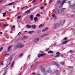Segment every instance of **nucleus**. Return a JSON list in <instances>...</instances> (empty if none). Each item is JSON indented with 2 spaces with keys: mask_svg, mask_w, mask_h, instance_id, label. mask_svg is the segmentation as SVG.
Instances as JSON below:
<instances>
[{
  "mask_svg": "<svg viewBox=\"0 0 75 75\" xmlns=\"http://www.w3.org/2000/svg\"><path fill=\"white\" fill-rule=\"evenodd\" d=\"M45 54H46L45 53L39 54L38 55V57H43V56L45 55Z\"/></svg>",
  "mask_w": 75,
  "mask_h": 75,
  "instance_id": "obj_7",
  "label": "nucleus"
},
{
  "mask_svg": "<svg viewBox=\"0 0 75 75\" xmlns=\"http://www.w3.org/2000/svg\"><path fill=\"white\" fill-rule=\"evenodd\" d=\"M50 2H49V3H51V2L52 1V0H50Z\"/></svg>",
  "mask_w": 75,
  "mask_h": 75,
  "instance_id": "obj_50",
  "label": "nucleus"
},
{
  "mask_svg": "<svg viewBox=\"0 0 75 75\" xmlns=\"http://www.w3.org/2000/svg\"><path fill=\"white\" fill-rule=\"evenodd\" d=\"M35 2V0H33V3H34Z\"/></svg>",
  "mask_w": 75,
  "mask_h": 75,
  "instance_id": "obj_49",
  "label": "nucleus"
},
{
  "mask_svg": "<svg viewBox=\"0 0 75 75\" xmlns=\"http://www.w3.org/2000/svg\"><path fill=\"white\" fill-rule=\"evenodd\" d=\"M11 59H12V58L11 57H10L8 59L7 63H6L7 66L5 68H7V67L8 66L9 64H10V62H11Z\"/></svg>",
  "mask_w": 75,
  "mask_h": 75,
  "instance_id": "obj_4",
  "label": "nucleus"
},
{
  "mask_svg": "<svg viewBox=\"0 0 75 75\" xmlns=\"http://www.w3.org/2000/svg\"><path fill=\"white\" fill-rule=\"evenodd\" d=\"M53 17H55V15L54 14L52 15Z\"/></svg>",
  "mask_w": 75,
  "mask_h": 75,
  "instance_id": "obj_44",
  "label": "nucleus"
},
{
  "mask_svg": "<svg viewBox=\"0 0 75 75\" xmlns=\"http://www.w3.org/2000/svg\"><path fill=\"white\" fill-rule=\"evenodd\" d=\"M46 73H45V75H46Z\"/></svg>",
  "mask_w": 75,
  "mask_h": 75,
  "instance_id": "obj_64",
  "label": "nucleus"
},
{
  "mask_svg": "<svg viewBox=\"0 0 75 75\" xmlns=\"http://www.w3.org/2000/svg\"><path fill=\"white\" fill-rule=\"evenodd\" d=\"M65 21H61L60 22V23H57L54 26V28H56L59 27L60 25H63L64 24V23H65Z\"/></svg>",
  "mask_w": 75,
  "mask_h": 75,
  "instance_id": "obj_1",
  "label": "nucleus"
},
{
  "mask_svg": "<svg viewBox=\"0 0 75 75\" xmlns=\"http://www.w3.org/2000/svg\"><path fill=\"white\" fill-rule=\"evenodd\" d=\"M47 53L48 54H53V53H54V52L52 51L51 50H50Z\"/></svg>",
  "mask_w": 75,
  "mask_h": 75,
  "instance_id": "obj_12",
  "label": "nucleus"
},
{
  "mask_svg": "<svg viewBox=\"0 0 75 75\" xmlns=\"http://www.w3.org/2000/svg\"><path fill=\"white\" fill-rule=\"evenodd\" d=\"M11 47H12V46H10L9 47L8 49V51H10V48H11Z\"/></svg>",
  "mask_w": 75,
  "mask_h": 75,
  "instance_id": "obj_21",
  "label": "nucleus"
},
{
  "mask_svg": "<svg viewBox=\"0 0 75 75\" xmlns=\"http://www.w3.org/2000/svg\"><path fill=\"white\" fill-rule=\"evenodd\" d=\"M33 40L34 42H38L40 40V39L39 38H37L34 39Z\"/></svg>",
  "mask_w": 75,
  "mask_h": 75,
  "instance_id": "obj_6",
  "label": "nucleus"
},
{
  "mask_svg": "<svg viewBox=\"0 0 75 75\" xmlns=\"http://www.w3.org/2000/svg\"><path fill=\"white\" fill-rule=\"evenodd\" d=\"M72 28H71L70 29V30H72Z\"/></svg>",
  "mask_w": 75,
  "mask_h": 75,
  "instance_id": "obj_58",
  "label": "nucleus"
},
{
  "mask_svg": "<svg viewBox=\"0 0 75 75\" xmlns=\"http://www.w3.org/2000/svg\"><path fill=\"white\" fill-rule=\"evenodd\" d=\"M54 12L56 14H58V13H59V14H61L62 13V11L58 9H56V11H54Z\"/></svg>",
  "mask_w": 75,
  "mask_h": 75,
  "instance_id": "obj_5",
  "label": "nucleus"
},
{
  "mask_svg": "<svg viewBox=\"0 0 75 75\" xmlns=\"http://www.w3.org/2000/svg\"><path fill=\"white\" fill-rule=\"evenodd\" d=\"M25 13H30V10H27L25 11Z\"/></svg>",
  "mask_w": 75,
  "mask_h": 75,
  "instance_id": "obj_23",
  "label": "nucleus"
},
{
  "mask_svg": "<svg viewBox=\"0 0 75 75\" xmlns=\"http://www.w3.org/2000/svg\"><path fill=\"white\" fill-rule=\"evenodd\" d=\"M36 16H37V17H39L40 16V14H39V13H38L36 15Z\"/></svg>",
  "mask_w": 75,
  "mask_h": 75,
  "instance_id": "obj_37",
  "label": "nucleus"
},
{
  "mask_svg": "<svg viewBox=\"0 0 75 75\" xmlns=\"http://www.w3.org/2000/svg\"><path fill=\"white\" fill-rule=\"evenodd\" d=\"M74 15H71V17H73V16H74Z\"/></svg>",
  "mask_w": 75,
  "mask_h": 75,
  "instance_id": "obj_51",
  "label": "nucleus"
},
{
  "mask_svg": "<svg viewBox=\"0 0 75 75\" xmlns=\"http://www.w3.org/2000/svg\"><path fill=\"white\" fill-rule=\"evenodd\" d=\"M3 0H0V3H1V2Z\"/></svg>",
  "mask_w": 75,
  "mask_h": 75,
  "instance_id": "obj_53",
  "label": "nucleus"
},
{
  "mask_svg": "<svg viewBox=\"0 0 75 75\" xmlns=\"http://www.w3.org/2000/svg\"><path fill=\"white\" fill-rule=\"evenodd\" d=\"M21 32H19L18 34L17 35H20V34H21Z\"/></svg>",
  "mask_w": 75,
  "mask_h": 75,
  "instance_id": "obj_42",
  "label": "nucleus"
},
{
  "mask_svg": "<svg viewBox=\"0 0 75 75\" xmlns=\"http://www.w3.org/2000/svg\"><path fill=\"white\" fill-rule=\"evenodd\" d=\"M37 75H40V74H38Z\"/></svg>",
  "mask_w": 75,
  "mask_h": 75,
  "instance_id": "obj_62",
  "label": "nucleus"
},
{
  "mask_svg": "<svg viewBox=\"0 0 75 75\" xmlns=\"http://www.w3.org/2000/svg\"><path fill=\"white\" fill-rule=\"evenodd\" d=\"M32 74L33 75H35V72H33L32 73Z\"/></svg>",
  "mask_w": 75,
  "mask_h": 75,
  "instance_id": "obj_36",
  "label": "nucleus"
},
{
  "mask_svg": "<svg viewBox=\"0 0 75 75\" xmlns=\"http://www.w3.org/2000/svg\"><path fill=\"white\" fill-rule=\"evenodd\" d=\"M6 74H7V70L5 71L4 73L2 75H6Z\"/></svg>",
  "mask_w": 75,
  "mask_h": 75,
  "instance_id": "obj_24",
  "label": "nucleus"
},
{
  "mask_svg": "<svg viewBox=\"0 0 75 75\" xmlns=\"http://www.w3.org/2000/svg\"><path fill=\"white\" fill-rule=\"evenodd\" d=\"M61 64H62V65H64V62H61Z\"/></svg>",
  "mask_w": 75,
  "mask_h": 75,
  "instance_id": "obj_33",
  "label": "nucleus"
},
{
  "mask_svg": "<svg viewBox=\"0 0 75 75\" xmlns=\"http://www.w3.org/2000/svg\"><path fill=\"white\" fill-rule=\"evenodd\" d=\"M4 65V63L3 62H1V65Z\"/></svg>",
  "mask_w": 75,
  "mask_h": 75,
  "instance_id": "obj_34",
  "label": "nucleus"
},
{
  "mask_svg": "<svg viewBox=\"0 0 75 75\" xmlns=\"http://www.w3.org/2000/svg\"><path fill=\"white\" fill-rule=\"evenodd\" d=\"M67 0H63L61 2L60 1H59L57 2V3L58 4H60V6H59V8H61V7H62V6L64 3H66V1Z\"/></svg>",
  "mask_w": 75,
  "mask_h": 75,
  "instance_id": "obj_3",
  "label": "nucleus"
},
{
  "mask_svg": "<svg viewBox=\"0 0 75 75\" xmlns=\"http://www.w3.org/2000/svg\"><path fill=\"white\" fill-rule=\"evenodd\" d=\"M50 50V49H47V50H46V51H48V50Z\"/></svg>",
  "mask_w": 75,
  "mask_h": 75,
  "instance_id": "obj_52",
  "label": "nucleus"
},
{
  "mask_svg": "<svg viewBox=\"0 0 75 75\" xmlns=\"http://www.w3.org/2000/svg\"><path fill=\"white\" fill-rule=\"evenodd\" d=\"M61 57H64V56L63 55H61Z\"/></svg>",
  "mask_w": 75,
  "mask_h": 75,
  "instance_id": "obj_54",
  "label": "nucleus"
},
{
  "mask_svg": "<svg viewBox=\"0 0 75 75\" xmlns=\"http://www.w3.org/2000/svg\"><path fill=\"white\" fill-rule=\"evenodd\" d=\"M23 8H25V6L23 7Z\"/></svg>",
  "mask_w": 75,
  "mask_h": 75,
  "instance_id": "obj_59",
  "label": "nucleus"
},
{
  "mask_svg": "<svg viewBox=\"0 0 75 75\" xmlns=\"http://www.w3.org/2000/svg\"><path fill=\"white\" fill-rule=\"evenodd\" d=\"M30 18L31 20L33 19V15H30Z\"/></svg>",
  "mask_w": 75,
  "mask_h": 75,
  "instance_id": "obj_14",
  "label": "nucleus"
},
{
  "mask_svg": "<svg viewBox=\"0 0 75 75\" xmlns=\"http://www.w3.org/2000/svg\"><path fill=\"white\" fill-rule=\"evenodd\" d=\"M38 19V18L37 17H35L34 18V20L35 21H37Z\"/></svg>",
  "mask_w": 75,
  "mask_h": 75,
  "instance_id": "obj_19",
  "label": "nucleus"
},
{
  "mask_svg": "<svg viewBox=\"0 0 75 75\" xmlns=\"http://www.w3.org/2000/svg\"><path fill=\"white\" fill-rule=\"evenodd\" d=\"M26 32H27V31H25V33H26Z\"/></svg>",
  "mask_w": 75,
  "mask_h": 75,
  "instance_id": "obj_60",
  "label": "nucleus"
},
{
  "mask_svg": "<svg viewBox=\"0 0 75 75\" xmlns=\"http://www.w3.org/2000/svg\"><path fill=\"white\" fill-rule=\"evenodd\" d=\"M44 26V25L41 24L39 26V28H41L42 27H43Z\"/></svg>",
  "mask_w": 75,
  "mask_h": 75,
  "instance_id": "obj_26",
  "label": "nucleus"
},
{
  "mask_svg": "<svg viewBox=\"0 0 75 75\" xmlns=\"http://www.w3.org/2000/svg\"><path fill=\"white\" fill-rule=\"evenodd\" d=\"M47 35V34L44 35H42L40 36V38H43V37H44L45 36H46Z\"/></svg>",
  "mask_w": 75,
  "mask_h": 75,
  "instance_id": "obj_18",
  "label": "nucleus"
},
{
  "mask_svg": "<svg viewBox=\"0 0 75 75\" xmlns=\"http://www.w3.org/2000/svg\"><path fill=\"white\" fill-rule=\"evenodd\" d=\"M3 50V47H1L0 49V51L1 52Z\"/></svg>",
  "mask_w": 75,
  "mask_h": 75,
  "instance_id": "obj_39",
  "label": "nucleus"
},
{
  "mask_svg": "<svg viewBox=\"0 0 75 75\" xmlns=\"http://www.w3.org/2000/svg\"><path fill=\"white\" fill-rule=\"evenodd\" d=\"M26 26L28 28H31L32 27L31 26L28 25H26Z\"/></svg>",
  "mask_w": 75,
  "mask_h": 75,
  "instance_id": "obj_15",
  "label": "nucleus"
},
{
  "mask_svg": "<svg viewBox=\"0 0 75 75\" xmlns=\"http://www.w3.org/2000/svg\"><path fill=\"white\" fill-rule=\"evenodd\" d=\"M33 64H30V68H32V67H33Z\"/></svg>",
  "mask_w": 75,
  "mask_h": 75,
  "instance_id": "obj_32",
  "label": "nucleus"
},
{
  "mask_svg": "<svg viewBox=\"0 0 75 75\" xmlns=\"http://www.w3.org/2000/svg\"><path fill=\"white\" fill-rule=\"evenodd\" d=\"M20 17H21V16H18L17 17V18L18 19H19V18H20Z\"/></svg>",
  "mask_w": 75,
  "mask_h": 75,
  "instance_id": "obj_38",
  "label": "nucleus"
},
{
  "mask_svg": "<svg viewBox=\"0 0 75 75\" xmlns=\"http://www.w3.org/2000/svg\"><path fill=\"white\" fill-rule=\"evenodd\" d=\"M33 32H34L33 31L29 32H28V33H29V34H33Z\"/></svg>",
  "mask_w": 75,
  "mask_h": 75,
  "instance_id": "obj_29",
  "label": "nucleus"
},
{
  "mask_svg": "<svg viewBox=\"0 0 75 75\" xmlns=\"http://www.w3.org/2000/svg\"><path fill=\"white\" fill-rule=\"evenodd\" d=\"M70 7L71 8H74V5H73L72 6H71Z\"/></svg>",
  "mask_w": 75,
  "mask_h": 75,
  "instance_id": "obj_27",
  "label": "nucleus"
},
{
  "mask_svg": "<svg viewBox=\"0 0 75 75\" xmlns=\"http://www.w3.org/2000/svg\"><path fill=\"white\" fill-rule=\"evenodd\" d=\"M74 52L73 51H72V50H70L69 51V52L70 53H72V52Z\"/></svg>",
  "mask_w": 75,
  "mask_h": 75,
  "instance_id": "obj_40",
  "label": "nucleus"
},
{
  "mask_svg": "<svg viewBox=\"0 0 75 75\" xmlns=\"http://www.w3.org/2000/svg\"><path fill=\"white\" fill-rule=\"evenodd\" d=\"M40 69L42 71V72L44 73V72H45V69L43 67H42L40 68Z\"/></svg>",
  "mask_w": 75,
  "mask_h": 75,
  "instance_id": "obj_8",
  "label": "nucleus"
},
{
  "mask_svg": "<svg viewBox=\"0 0 75 75\" xmlns=\"http://www.w3.org/2000/svg\"><path fill=\"white\" fill-rule=\"evenodd\" d=\"M22 74V73H20L19 75H21Z\"/></svg>",
  "mask_w": 75,
  "mask_h": 75,
  "instance_id": "obj_57",
  "label": "nucleus"
},
{
  "mask_svg": "<svg viewBox=\"0 0 75 75\" xmlns=\"http://www.w3.org/2000/svg\"><path fill=\"white\" fill-rule=\"evenodd\" d=\"M69 41V40H68L67 41H64L63 42V44H67Z\"/></svg>",
  "mask_w": 75,
  "mask_h": 75,
  "instance_id": "obj_17",
  "label": "nucleus"
},
{
  "mask_svg": "<svg viewBox=\"0 0 75 75\" xmlns=\"http://www.w3.org/2000/svg\"><path fill=\"white\" fill-rule=\"evenodd\" d=\"M47 30H48V28H46L45 29H44L43 30H42V32H45L46 31H47Z\"/></svg>",
  "mask_w": 75,
  "mask_h": 75,
  "instance_id": "obj_13",
  "label": "nucleus"
},
{
  "mask_svg": "<svg viewBox=\"0 0 75 75\" xmlns=\"http://www.w3.org/2000/svg\"><path fill=\"white\" fill-rule=\"evenodd\" d=\"M27 38H28V36H24L22 38V40H24V39H27Z\"/></svg>",
  "mask_w": 75,
  "mask_h": 75,
  "instance_id": "obj_9",
  "label": "nucleus"
},
{
  "mask_svg": "<svg viewBox=\"0 0 75 75\" xmlns=\"http://www.w3.org/2000/svg\"><path fill=\"white\" fill-rule=\"evenodd\" d=\"M68 3H71V1H69Z\"/></svg>",
  "mask_w": 75,
  "mask_h": 75,
  "instance_id": "obj_56",
  "label": "nucleus"
},
{
  "mask_svg": "<svg viewBox=\"0 0 75 75\" xmlns=\"http://www.w3.org/2000/svg\"><path fill=\"white\" fill-rule=\"evenodd\" d=\"M48 71H47L45 72L46 74H47V73H49V72H51V70H50V69H49L48 70Z\"/></svg>",
  "mask_w": 75,
  "mask_h": 75,
  "instance_id": "obj_20",
  "label": "nucleus"
},
{
  "mask_svg": "<svg viewBox=\"0 0 75 75\" xmlns=\"http://www.w3.org/2000/svg\"><path fill=\"white\" fill-rule=\"evenodd\" d=\"M8 24H4L3 25L4 27H8Z\"/></svg>",
  "mask_w": 75,
  "mask_h": 75,
  "instance_id": "obj_16",
  "label": "nucleus"
},
{
  "mask_svg": "<svg viewBox=\"0 0 75 75\" xmlns=\"http://www.w3.org/2000/svg\"><path fill=\"white\" fill-rule=\"evenodd\" d=\"M56 54L57 55H59V52H57L56 53Z\"/></svg>",
  "mask_w": 75,
  "mask_h": 75,
  "instance_id": "obj_43",
  "label": "nucleus"
},
{
  "mask_svg": "<svg viewBox=\"0 0 75 75\" xmlns=\"http://www.w3.org/2000/svg\"><path fill=\"white\" fill-rule=\"evenodd\" d=\"M23 56V53H21L20 55V57H21Z\"/></svg>",
  "mask_w": 75,
  "mask_h": 75,
  "instance_id": "obj_28",
  "label": "nucleus"
},
{
  "mask_svg": "<svg viewBox=\"0 0 75 75\" xmlns=\"http://www.w3.org/2000/svg\"><path fill=\"white\" fill-rule=\"evenodd\" d=\"M44 6H45V4H44Z\"/></svg>",
  "mask_w": 75,
  "mask_h": 75,
  "instance_id": "obj_63",
  "label": "nucleus"
},
{
  "mask_svg": "<svg viewBox=\"0 0 75 75\" xmlns=\"http://www.w3.org/2000/svg\"><path fill=\"white\" fill-rule=\"evenodd\" d=\"M15 26L14 25H13L12 26H11V29H13L14 28H15Z\"/></svg>",
  "mask_w": 75,
  "mask_h": 75,
  "instance_id": "obj_25",
  "label": "nucleus"
},
{
  "mask_svg": "<svg viewBox=\"0 0 75 75\" xmlns=\"http://www.w3.org/2000/svg\"><path fill=\"white\" fill-rule=\"evenodd\" d=\"M14 64V62H13L12 64L11 65V68H13V65Z\"/></svg>",
  "mask_w": 75,
  "mask_h": 75,
  "instance_id": "obj_11",
  "label": "nucleus"
},
{
  "mask_svg": "<svg viewBox=\"0 0 75 75\" xmlns=\"http://www.w3.org/2000/svg\"><path fill=\"white\" fill-rule=\"evenodd\" d=\"M9 54H6L5 56V57H8V56H9Z\"/></svg>",
  "mask_w": 75,
  "mask_h": 75,
  "instance_id": "obj_31",
  "label": "nucleus"
},
{
  "mask_svg": "<svg viewBox=\"0 0 75 75\" xmlns=\"http://www.w3.org/2000/svg\"><path fill=\"white\" fill-rule=\"evenodd\" d=\"M67 37H65V38H64V40H67Z\"/></svg>",
  "mask_w": 75,
  "mask_h": 75,
  "instance_id": "obj_46",
  "label": "nucleus"
},
{
  "mask_svg": "<svg viewBox=\"0 0 75 75\" xmlns=\"http://www.w3.org/2000/svg\"><path fill=\"white\" fill-rule=\"evenodd\" d=\"M59 55H57L55 56V57H56V58H57V57H59Z\"/></svg>",
  "mask_w": 75,
  "mask_h": 75,
  "instance_id": "obj_45",
  "label": "nucleus"
},
{
  "mask_svg": "<svg viewBox=\"0 0 75 75\" xmlns=\"http://www.w3.org/2000/svg\"><path fill=\"white\" fill-rule=\"evenodd\" d=\"M69 68H73V67H71V66H69Z\"/></svg>",
  "mask_w": 75,
  "mask_h": 75,
  "instance_id": "obj_47",
  "label": "nucleus"
},
{
  "mask_svg": "<svg viewBox=\"0 0 75 75\" xmlns=\"http://www.w3.org/2000/svg\"><path fill=\"white\" fill-rule=\"evenodd\" d=\"M24 47V45L21 44L20 42L18 43L15 46V48H18V47H19L20 48H23Z\"/></svg>",
  "mask_w": 75,
  "mask_h": 75,
  "instance_id": "obj_2",
  "label": "nucleus"
},
{
  "mask_svg": "<svg viewBox=\"0 0 75 75\" xmlns=\"http://www.w3.org/2000/svg\"><path fill=\"white\" fill-rule=\"evenodd\" d=\"M28 58L29 59H30V55H29L28 56Z\"/></svg>",
  "mask_w": 75,
  "mask_h": 75,
  "instance_id": "obj_48",
  "label": "nucleus"
},
{
  "mask_svg": "<svg viewBox=\"0 0 75 75\" xmlns=\"http://www.w3.org/2000/svg\"><path fill=\"white\" fill-rule=\"evenodd\" d=\"M32 27H33V28L35 29V28H36L37 26L35 25H33L32 26Z\"/></svg>",
  "mask_w": 75,
  "mask_h": 75,
  "instance_id": "obj_10",
  "label": "nucleus"
},
{
  "mask_svg": "<svg viewBox=\"0 0 75 75\" xmlns=\"http://www.w3.org/2000/svg\"><path fill=\"white\" fill-rule=\"evenodd\" d=\"M44 8V7L43 6H42L40 7V9L41 10H42V9H43Z\"/></svg>",
  "mask_w": 75,
  "mask_h": 75,
  "instance_id": "obj_35",
  "label": "nucleus"
},
{
  "mask_svg": "<svg viewBox=\"0 0 75 75\" xmlns=\"http://www.w3.org/2000/svg\"><path fill=\"white\" fill-rule=\"evenodd\" d=\"M0 33L1 34H3V33L1 32H0Z\"/></svg>",
  "mask_w": 75,
  "mask_h": 75,
  "instance_id": "obj_55",
  "label": "nucleus"
},
{
  "mask_svg": "<svg viewBox=\"0 0 75 75\" xmlns=\"http://www.w3.org/2000/svg\"><path fill=\"white\" fill-rule=\"evenodd\" d=\"M1 26V24L0 23V27Z\"/></svg>",
  "mask_w": 75,
  "mask_h": 75,
  "instance_id": "obj_61",
  "label": "nucleus"
},
{
  "mask_svg": "<svg viewBox=\"0 0 75 75\" xmlns=\"http://www.w3.org/2000/svg\"><path fill=\"white\" fill-rule=\"evenodd\" d=\"M2 14L3 15V17H4V16L6 15V13H2Z\"/></svg>",
  "mask_w": 75,
  "mask_h": 75,
  "instance_id": "obj_30",
  "label": "nucleus"
},
{
  "mask_svg": "<svg viewBox=\"0 0 75 75\" xmlns=\"http://www.w3.org/2000/svg\"><path fill=\"white\" fill-rule=\"evenodd\" d=\"M13 2H12L8 4L7 6H11V5H13Z\"/></svg>",
  "mask_w": 75,
  "mask_h": 75,
  "instance_id": "obj_22",
  "label": "nucleus"
},
{
  "mask_svg": "<svg viewBox=\"0 0 75 75\" xmlns=\"http://www.w3.org/2000/svg\"><path fill=\"white\" fill-rule=\"evenodd\" d=\"M55 72L56 73H58V72H59V71L58 70H56L55 71Z\"/></svg>",
  "mask_w": 75,
  "mask_h": 75,
  "instance_id": "obj_41",
  "label": "nucleus"
}]
</instances>
